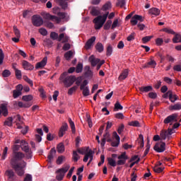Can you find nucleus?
<instances>
[{
  "mask_svg": "<svg viewBox=\"0 0 181 181\" xmlns=\"http://www.w3.org/2000/svg\"><path fill=\"white\" fill-rule=\"evenodd\" d=\"M23 78L25 81H26L31 87H33V81L28 77V76H23Z\"/></svg>",
  "mask_w": 181,
  "mask_h": 181,
  "instance_id": "79ce46f5",
  "label": "nucleus"
},
{
  "mask_svg": "<svg viewBox=\"0 0 181 181\" xmlns=\"http://www.w3.org/2000/svg\"><path fill=\"white\" fill-rule=\"evenodd\" d=\"M22 67L24 69V70H26L27 71H32L33 69H35V66L30 64V62L23 60L22 61Z\"/></svg>",
  "mask_w": 181,
  "mask_h": 181,
  "instance_id": "f8f14e48",
  "label": "nucleus"
},
{
  "mask_svg": "<svg viewBox=\"0 0 181 181\" xmlns=\"http://www.w3.org/2000/svg\"><path fill=\"white\" fill-rule=\"evenodd\" d=\"M54 156H56V148H53L50 150V152L47 156L49 162H52V160H53Z\"/></svg>",
  "mask_w": 181,
  "mask_h": 181,
  "instance_id": "b1692460",
  "label": "nucleus"
},
{
  "mask_svg": "<svg viewBox=\"0 0 181 181\" xmlns=\"http://www.w3.org/2000/svg\"><path fill=\"white\" fill-rule=\"evenodd\" d=\"M15 73L16 78L21 80L22 78V71L18 69H16Z\"/></svg>",
  "mask_w": 181,
  "mask_h": 181,
  "instance_id": "de8ad7c7",
  "label": "nucleus"
},
{
  "mask_svg": "<svg viewBox=\"0 0 181 181\" xmlns=\"http://www.w3.org/2000/svg\"><path fill=\"white\" fill-rule=\"evenodd\" d=\"M108 14L109 13L106 12L103 16H98L93 19V23L95 24V29L96 30H99V29H101L104 26V23L107 21V18H108Z\"/></svg>",
  "mask_w": 181,
  "mask_h": 181,
  "instance_id": "7ed1b4c3",
  "label": "nucleus"
},
{
  "mask_svg": "<svg viewBox=\"0 0 181 181\" xmlns=\"http://www.w3.org/2000/svg\"><path fill=\"white\" fill-rule=\"evenodd\" d=\"M117 158H118V160L117 162V164L119 166H121L127 163V160H128V156L127 155V153L123 152L120 156L117 157Z\"/></svg>",
  "mask_w": 181,
  "mask_h": 181,
  "instance_id": "6e6552de",
  "label": "nucleus"
},
{
  "mask_svg": "<svg viewBox=\"0 0 181 181\" xmlns=\"http://www.w3.org/2000/svg\"><path fill=\"white\" fill-rule=\"evenodd\" d=\"M153 88L151 86H141L139 88V90L141 93H149V91H152Z\"/></svg>",
  "mask_w": 181,
  "mask_h": 181,
  "instance_id": "a878e982",
  "label": "nucleus"
},
{
  "mask_svg": "<svg viewBox=\"0 0 181 181\" xmlns=\"http://www.w3.org/2000/svg\"><path fill=\"white\" fill-rule=\"evenodd\" d=\"M69 122L71 131L73 134H74L76 132V125L74 124V122L71 120V118H69Z\"/></svg>",
  "mask_w": 181,
  "mask_h": 181,
  "instance_id": "c9c22d12",
  "label": "nucleus"
},
{
  "mask_svg": "<svg viewBox=\"0 0 181 181\" xmlns=\"http://www.w3.org/2000/svg\"><path fill=\"white\" fill-rule=\"evenodd\" d=\"M70 169V165H66L64 168L57 170V173H59L56 178L57 180H63L64 175L67 173V171Z\"/></svg>",
  "mask_w": 181,
  "mask_h": 181,
  "instance_id": "423d86ee",
  "label": "nucleus"
},
{
  "mask_svg": "<svg viewBox=\"0 0 181 181\" xmlns=\"http://www.w3.org/2000/svg\"><path fill=\"white\" fill-rule=\"evenodd\" d=\"M165 150L166 144H165L164 142L157 143L154 146V151H156V152H158L159 153L165 152Z\"/></svg>",
  "mask_w": 181,
  "mask_h": 181,
  "instance_id": "1a4fd4ad",
  "label": "nucleus"
},
{
  "mask_svg": "<svg viewBox=\"0 0 181 181\" xmlns=\"http://www.w3.org/2000/svg\"><path fill=\"white\" fill-rule=\"evenodd\" d=\"M175 121H176V115H171L164 119V124H170V122H175Z\"/></svg>",
  "mask_w": 181,
  "mask_h": 181,
  "instance_id": "412c9836",
  "label": "nucleus"
},
{
  "mask_svg": "<svg viewBox=\"0 0 181 181\" xmlns=\"http://www.w3.org/2000/svg\"><path fill=\"white\" fill-rule=\"evenodd\" d=\"M151 67V69H155L156 67V62L155 60H151L145 66L144 68Z\"/></svg>",
  "mask_w": 181,
  "mask_h": 181,
  "instance_id": "c85d7f7f",
  "label": "nucleus"
},
{
  "mask_svg": "<svg viewBox=\"0 0 181 181\" xmlns=\"http://www.w3.org/2000/svg\"><path fill=\"white\" fill-rule=\"evenodd\" d=\"M12 122H13V117H8L4 122V125H7L8 127H12Z\"/></svg>",
  "mask_w": 181,
  "mask_h": 181,
  "instance_id": "58836bf2",
  "label": "nucleus"
},
{
  "mask_svg": "<svg viewBox=\"0 0 181 181\" xmlns=\"http://www.w3.org/2000/svg\"><path fill=\"white\" fill-rule=\"evenodd\" d=\"M46 64H47V57H44L41 62H37L35 66V69H42V67H45Z\"/></svg>",
  "mask_w": 181,
  "mask_h": 181,
  "instance_id": "dca6fc26",
  "label": "nucleus"
},
{
  "mask_svg": "<svg viewBox=\"0 0 181 181\" xmlns=\"http://www.w3.org/2000/svg\"><path fill=\"white\" fill-rule=\"evenodd\" d=\"M39 32L40 35H42V36H47V30H46L45 28H40Z\"/></svg>",
  "mask_w": 181,
  "mask_h": 181,
  "instance_id": "13d9d810",
  "label": "nucleus"
},
{
  "mask_svg": "<svg viewBox=\"0 0 181 181\" xmlns=\"http://www.w3.org/2000/svg\"><path fill=\"white\" fill-rule=\"evenodd\" d=\"M68 128L69 126L66 124V123L64 124L59 130V136H63V135H64V132H66V130Z\"/></svg>",
  "mask_w": 181,
  "mask_h": 181,
  "instance_id": "c756f323",
  "label": "nucleus"
},
{
  "mask_svg": "<svg viewBox=\"0 0 181 181\" xmlns=\"http://www.w3.org/2000/svg\"><path fill=\"white\" fill-rule=\"evenodd\" d=\"M95 49L99 53L104 52V45L101 42H98L95 45Z\"/></svg>",
  "mask_w": 181,
  "mask_h": 181,
  "instance_id": "2f4dec72",
  "label": "nucleus"
},
{
  "mask_svg": "<svg viewBox=\"0 0 181 181\" xmlns=\"http://www.w3.org/2000/svg\"><path fill=\"white\" fill-rule=\"evenodd\" d=\"M41 15L43 16L44 19L52 21V22H55V23H60L62 22V19H66V18H67V14H66V13H59V17L52 16L50 13L47 12H43L41 13Z\"/></svg>",
  "mask_w": 181,
  "mask_h": 181,
  "instance_id": "f03ea898",
  "label": "nucleus"
},
{
  "mask_svg": "<svg viewBox=\"0 0 181 181\" xmlns=\"http://www.w3.org/2000/svg\"><path fill=\"white\" fill-rule=\"evenodd\" d=\"M115 111H119L122 110H124V107L121 105V103H119V101H117L116 103L115 104Z\"/></svg>",
  "mask_w": 181,
  "mask_h": 181,
  "instance_id": "f704fd0d",
  "label": "nucleus"
},
{
  "mask_svg": "<svg viewBox=\"0 0 181 181\" xmlns=\"http://www.w3.org/2000/svg\"><path fill=\"white\" fill-rule=\"evenodd\" d=\"M76 90H77V86H74V87L69 88V90H68L69 95H72L73 93H74V91H76Z\"/></svg>",
  "mask_w": 181,
  "mask_h": 181,
  "instance_id": "338daca9",
  "label": "nucleus"
},
{
  "mask_svg": "<svg viewBox=\"0 0 181 181\" xmlns=\"http://www.w3.org/2000/svg\"><path fill=\"white\" fill-rule=\"evenodd\" d=\"M129 125L130 127H141V124L138 121H132L129 122Z\"/></svg>",
  "mask_w": 181,
  "mask_h": 181,
  "instance_id": "c03bdc74",
  "label": "nucleus"
},
{
  "mask_svg": "<svg viewBox=\"0 0 181 181\" xmlns=\"http://www.w3.org/2000/svg\"><path fill=\"white\" fill-rule=\"evenodd\" d=\"M89 159V161H88ZM93 159H94V151H90L88 153H86L83 158V162H88V165L93 162Z\"/></svg>",
  "mask_w": 181,
  "mask_h": 181,
  "instance_id": "4468645a",
  "label": "nucleus"
},
{
  "mask_svg": "<svg viewBox=\"0 0 181 181\" xmlns=\"http://www.w3.org/2000/svg\"><path fill=\"white\" fill-rule=\"evenodd\" d=\"M59 80H64V84L66 87H71L74 84V81H76V77L73 76H67V72H64L61 75Z\"/></svg>",
  "mask_w": 181,
  "mask_h": 181,
  "instance_id": "20e7f679",
  "label": "nucleus"
},
{
  "mask_svg": "<svg viewBox=\"0 0 181 181\" xmlns=\"http://www.w3.org/2000/svg\"><path fill=\"white\" fill-rule=\"evenodd\" d=\"M138 21H139L140 22H144V18L142 17V16L136 14L131 19L132 25L133 26L138 25Z\"/></svg>",
  "mask_w": 181,
  "mask_h": 181,
  "instance_id": "ddd939ff",
  "label": "nucleus"
},
{
  "mask_svg": "<svg viewBox=\"0 0 181 181\" xmlns=\"http://www.w3.org/2000/svg\"><path fill=\"white\" fill-rule=\"evenodd\" d=\"M180 110H181V104L180 103H177L169 107L170 111H180Z\"/></svg>",
  "mask_w": 181,
  "mask_h": 181,
  "instance_id": "5701e85b",
  "label": "nucleus"
},
{
  "mask_svg": "<svg viewBox=\"0 0 181 181\" xmlns=\"http://www.w3.org/2000/svg\"><path fill=\"white\" fill-rule=\"evenodd\" d=\"M117 26H119V21H118V19H115L112 24V29H115V28H117Z\"/></svg>",
  "mask_w": 181,
  "mask_h": 181,
  "instance_id": "0e129e2a",
  "label": "nucleus"
},
{
  "mask_svg": "<svg viewBox=\"0 0 181 181\" xmlns=\"http://www.w3.org/2000/svg\"><path fill=\"white\" fill-rule=\"evenodd\" d=\"M64 144H63V143H59L57 145V151L59 153H63V152H64Z\"/></svg>",
  "mask_w": 181,
  "mask_h": 181,
  "instance_id": "7c9ffc66",
  "label": "nucleus"
},
{
  "mask_svg": "<svg viewBox=\"0 0 181 181\" xmlns=\"http://www.w3.org/2000/svg\"><path fill=\"white\" fill-rule=\"evenodd\" d=\"M20 95H22V92L19 90H14L13 91V98H18Z\"/></svg>",
  "mask_w": 181,
  "mask_h": 181,
  "instance_id": "864d4df0",
  "label": "nucleus"
},
{
  "mask_svg": "<svg viewBox=\"0 0 181 181\" xmlns=\"http://www.w3.org/2000/svg\"><path fill=\"white\" fill-rule=\"evenodd\" d=\"M94 42H95V36L92 37L86 42V43L85 45V49H86V50L91 49V46H93V43H94Z\"/></svg>",
  "mask_w": 181,
  "mask_h": 181,
  "instance_id": "a211bd4d",
  "label": "nucleus"
},
{
  "mask_svg": "<svg viewBox=\"0 0 181 181\" xmlns=\"http://www.w3.org/2000/svg\"><path fill=\"white\" fill-rule=\"evenodd\" d=\"M160 139H162L163 141H165V139H166V138H169V135L168 134V132L166 131H162L160 132Z\"/></svg>",
  "mask_w": 181,
  "mask_h": 181,
  "instance_id": "473e14b6",
  "label": "nucleus"
},
{
  "mask_svg": "<svg viewBox=\"0 0 181 181\" xmlns=\"http://www.w3.org/2000/svg\"><path fill=\"white\" fill-rule=\"evenodd\" d=\"M73 159L74 162H77L80 159V156H78V153H77V151L73 152Z\"/></svg>",
  "mask_w": 181,
  "mask_h": 181,
  "instance_id": "052dcab7",
  "label": "nucleus"
},
{
  "mask_svg": "<svg viewBox=\"0 0 181 181\" xmlns=\"http://www.w3.org/2000/svg\"><path fill=\"white\" fill-rule=\"evenodd\" d=\"M148 13L153 16H159L160 15V10L156 8H151L148 10Z\"/></svg>",
  "mask_w": 181,
  "mask_h": 181,
  "instance_id": "aec40b11",
  "label": "nucleus"
},
{
  "mask_svg": "<svg viewBox=\"0 0 181 181\" xmlns=\"http://www.w3.org/2000/svg\"><path fill=\"white\" fill-rule=\"evenodd\" d=\"M62 43H67L70 40V37L65 35L64 33H61L59 35L58 42H62Z\"/></svg>",
  "mask_w": 181,
  "mask_h": 181,
  "instance_id": "6ab92c4d",
  "label": "nucleus"
},
{
  "mask_svg": "<svg viewBox=\"0 0 181 181\" xmlns=\"http://www.w3.org/2000/svg\"><path fill=\"white\" fill-rule=\"evenodd\" d=\"M64 159H66V157H64L63 156L58 157V158L57 160V164L62 165V163H63V160H64Z\"/></svg>",
  "mask_w": 181,
  "mask_h": 181,
  "instance_id": "e2e57ef3",
  "label": "nucleus"
},
{
  "mask_svg": "<svg viewBox=\"0 0 181 181\" xmlns=\"http://www.w3.org/2000/svg\"><path fill=\"white\" fill-rule=\"evenodd\" d=\"M82 90L84 97H88V95H90V89L88 87H86L84 89H82Z\"/></svg>",
  "mask_w": 181,
  "mask_h": 181,
  "instance_id": "603ef678",
  "label": "nucleus"
},
{
  "mask_svg": "<svg viewBox=\"0 0 181 181\" xmlns=\"http://www.w3.org/2000/svg\"><path fill=\"white\" fill-rule=\"evenodd\" d=\"M8 102H3L0 103V118L1 117H8L9 112L8 111Z\"/></svg>",
  "mask_w": 181,
  "mask_h": 181,
  "instance_id": "0eeeda50",
  "label": "nucleus"
},
{
  "mask_svg": "<svg viewBox=\"0 0 181 181\" xmlns=\"http://www.w3.org/2000/svg\"><path fill=\"white\" fill-rule=\"evenodd\" d=\"M13 31L16 37H21V31H19L16 26L13 27Z\"/></svg>",
  "mask_w": 181,
  "mask_h": 181,
  "instance_id": "680f3d73",
  "label": "nucleus"
},
{
  "mask_svg": "<svg viewBox=\"0 0 181 181\" xmlns=\"http://www.w3.org/2000/svg\"><path fill=\"white\" fill-rule=\"evenodd\" d=\"M90 13L93 16H98L101 12L100 11V9H98V7H93Z\"/></svg>",
  "mask_w": 181,
  "mask_h": 181,
  "instance_id": "cd10ccee",
  "label": "nucleus"
},
{
  "mask_svg": "<svg viewBox=\"0 0 181 181\" xmlns=\"http://www.w3.org/2000/svg\"><path fill=\"white\" fill-rule=\"evenodd\" d=\"M167 95H168L169 97V100L171 103H176V101H177V100H179V97L176 95L172 93V90H169L167 93Z\"/></svg>",
  "mask_w": 181,
  "mask_h": 181,
  "instance_id": "2eb2a0df",
  "label": "nucleus"
},
{
  "mask_svg": "<svg viewBox=\"0 0 181 181\" xmlns=\"http://www.w3.org/2000/svg\"><path fill=\"white\" fill-rule=\"evenodd\" d=\"M173 43H181V35L179 34H177L174 36L173 39Z\"/></svg>",
  "mask_w": 181,
  "mask_h": 181,
  "instance_id": "72a5a7b5",
  "label": "nucleus"
},
{
  "mask_svg": "<svg viewBox=\"0 0 181 181\" xmlns=\"http://www.w3.org/2000/svg\"><path fill=\"white\" fill-rule=\"evenodd\" d=\"M108 163L110 166H113V168H115L117 166V162H115V160L112 158H107Z\"/></svg>",
  "mask_w": 181,
  "mask_h": 181,
  "instance_id": "a19ab883",
  "label": "nucleus"
},
{
  "mask_svg": "<svg viewBox=\"0 0 181 181\" xmlns=\"http://www.w3.org/2000/svg\"><path fill=\"white\" fill-rule=\"evenodd\" d=\"M3 77H9L11 76V71L5 69L2 73Z\"/></svg>",
  "mask_w": 181,
  "mask_h": 181,
  "instance_id": "69168bd1",
  "label": "nucleus"
},
{
  "mask_svg": "<svg viewBox=\"0 0 181 181\" xmlns=\"http://www.w3.org/2000/svg\"><path fill=\"white\" fill-rule=\"evenodd\" d=\"M6 156H8V147H5L4 151H3V154L1 156V159L3 160H5L6 159Z\"/></svg>",
  "mask_w": 181,
  "mask_h": 181,
  "instance_id": "09e8293b",
  "label": "nucleus"
},
{
  "mask_svg": "<svg viewBox=\"0 0 181 181\" xmlns=\"http://www.w3.org/2000/svg\"><path fill=\"white\" fill-rule=\"evenodd\" d=\"M38 91L40 93V97L42 98H46V92H45V89H43V88H40Z\"/></svg>",
  "mask_w": 181,
  "mask_h": 181,
  "instance_id": "5fc2aeb1",
  "label": "nucleus"
},
{
  "mask_svg": "<svg viewBox=\"0 0 181 181\" xmlns=\"http://www.w3.org/2000/svg\"><path fill=\"white\" fill-rule=\"evenodd\" d=\"M6 176H8V179H13V176L15 175V173L12 170H7L6 172Z\"/></svg>",
  "mask_w": 181,
  "mask_h": 181,
  "instance_id": "3c124183",
  "label": "nucleus"
},
{
  "mask_svg": "<svg viewBox=\"0 0 181 181\" xmlns=\"http://www.w3.org/2000/svg\"><path fill=\"white\" fill-rule=\"evenodd\" d=\"M89 62L93 67H95V66H97L98 63H100V59H96L94 55H91L89 57Z\"/></svg>",
  "mask_w": 181,
  "mask_h": 181,
  "instance_id": "f3484780",
  "label": "nucleus"
},
{
  "mask_svg": "<svg viewBox=\"0 0 181 181\" xmlns=\"http://www.w3.org/2000/svg\"><path fill=\"white\" fill-rule=\"evenodd\" d=\"M81 71H83V64H78L76 66V72L81 73Z\"/></svg>",
  "mask_w": 181,
  "mask_h": 181,
  "instance_id": "bf43d9fd",
  "label": "nucleus"
},
{
  "mask_svg": "<svg viewBox=\"0 0 181 181\" xmlns=\"http://www.w3.org/2000/svg\"><path fill=\"white\" fill-rule=\"evenodd\" d=\"M64 57L66 60H70L71 57H73V52L72 51H68L67 52L65 53Z\"/></svg>",
  "mask_w": 181,
  "mask_h": 181,
  "instance_id": "37998d69",
  "label": "nucleus"
},
{
  "mask_svg": "<svg viewBox=\"0 0 181 181\" xmlns=\"http://www.w3.org/2000/svg\"><path fill=\"white\" fill-rule=\"evenodd\" d=\"M37 132L39 134H35V139L37 142H42V136H43V130L42 129H37Z\"/></svg>",
  "mask_w": 181,
  "mask_h": 181,
  "instance_id": "4be33fe9",
  "label": "nucleus"
},
{
  "mask_svg": "<svg viewBox=\"0 0 181 181\" xmlns=\"http://www.w3.org/2000/svg\"><path fill=\"white\" fill-rule=\"evenodd\" d=\"M129 71L128 69H124L122 74L119 75V80L120 81H122V80H125V78H127L128 77V74H129Z\"/></svg>",
  "mask_w": 181,
  "mask_h": 181,
  "instance_id": "393cba45",
  "label": "nucleus"
},
{
  "mask_svg": "<svg viewBox=\"0 0 181 181\" xmlns=\"http://www.w3.org/2000/svg\"><path fill=\"white\" fill-rule=\"evenodd\" d=\"M85 70H86V76H87V77H93V72L90 69V66H86Z\"/></svg>",
  "mask_w": 181,
  "mask_h": 181,
  "instance_id": "4c0bfd02",
  "label": "nucleus"
},
{
  "mask_svg": "<svg viewBox=\"0 0 181 181\" xmlns=\"http://www.w3.org/2000/svg\"><path fill=\"white\" fill-rule=\"evenodd\" d=\"M110 9H111V3L110 2H107L102 7V10L103 11H110Z\"/></svg>",
  "mask_w": 181,
  "mask_h": 181,
  "instance_id": "e433bc0d",
  "label": "nucleus"
},
{
  "mask_svg": "<svg viewBox=\"0 0 181 181\" xmlns=\"http://www.w3.org/2000/svg\"><path fill=\"white\" fill-rule=\"evenodd\" d=\"M23 101H32L33 100V96L31 95H24L23 96Z\"/></svg>",
  "mask_w": 181,
  "mask_h": 181,
  "instance_id": "8fccbe9b",
  "label": "nucleus"
},
{
  "mask_svg": "<svg viewBox=\"0 0 181 181\" xmlns=\"http://www.w3.org/2000/svg\"><path fill=\"white\" fill-rule=\"evenodd\" d=\"M19 149H21L20 145H13L10 164L18 176H23L25 175V170L23 169L26 168L27 163L25 160H22L25 158V155L22 152L18 151Z\"/></svg>",
  "mask_w": 181,
  "mask_h": 181,
  "instance_id": "f257e3e1",
  "label": "nucleus"
},
{
  "mask_svg": "<svg viewBox=\"0 0 181 181\" xmlns=\"http://www.w3.org/2000/svg\"><path fill=\"white\" fill-rule=\"evenodd\" d=\"M174 71H181V64H177L173 66Z\"/></svg>",
  "mask_w": 181,
  "mask_h": 181,
  "instance_id": "774afa93",
  "label": "nucleus"
},
{
  "mask_svg": "<svg viewBox=\"0 0 181 181\" xmlns=\"http://www.w3.org/2000/svg\"><path fill=\"white\" fill-rule=\"evenodd\" d=\"M32 22L34 26H42L43 25V18L40 16H33L32 17Z\"/></svg>",
  "mask_w": 181,
  "mask_h": 181,
  "instance_id": "9d476101",
  "label": "nucleus"
},
{
  "mask_svg": "<svg viewBox=\"0 0 181 181\" xmlns=\"http://www.w3.org/2000/svg\"><path fill=\"white\" fill-rule=\"evenodd\" d=\"M21 148L25 153L26 159H32V151L29 148V144L25 140L21 141Z\"/></svg>",
  "mask_w": 181,
  "mask_h": 181,
  "instance_id": "39448f33",
  "label": "nucleus"
},
{
  "mask_svg": "<svg viewBox=\"0 0 181 181\" xmlns=\"http://www.w3.org/2000/svg\"><path fill=\"white\" fill-rule=\"evenodd\" d=\"M90 151H93L90 149V147H84L81 149H78V153H81V155H85V156L86 153H89Z\"/></svg>",
  "mask_w": 181,
  "mask_h": 181,
  "instance_id": "bb28decb",
  "label": "nucleus"
},
{
  "mask_svg": "<svg viewBox=\"0 0 181 181\" xmlns=\"http://www.w3.org/2000/svg\"><path fill=\"white\" fill-rule=\"evenodd\" d=\"M161 32H165V33H169L170 35H175V31L168 28L162 29Z\"/></svg>",
  "mask_w": 181,
  "mask_h": 181,
  "instance_id": "49530a36",
  "label": "nucleus"
},
{
  "mask_svg": "<svg viewBox=\"0 0 181 181\" xmlns=\"http://www.w3.org/2000/svg\"><path fill=\"white\" fill-rule=\"evenodd\" d=\"M111 25H112V21L111 20L107 21L104 25L105 30H108V29L111 28Z\"/></svg>",
  "mask_w": 181,
  "mask_h": 181,
  "instance_id": "a18cd8bd",
  "label": "nucleus"
},
{
  "mask_svg": "<svg viewBox=\"0 0 181 181\" xmlns=\"http://www.w3.org/2000/svg\"><path fill=\"white\" fill-rule=\"evenodd\" d=\"M111 54H112V46H111V45H109L107 48L106 55L111 56Z\"/></svg>",
  "mask_w": 181,
  "mask_h": 181,
  "instance_id": "6e6d98bb",
  "label": "nucleus"
},
{
  "mask_svg": "<svg viewBox=\"0 0 181 181\" xmlns=\"http://www.w3.org/2000/svg\"><path fill=\"white\" fill-rule=\"evenodd\" d=\"M165 169V167H159L156 165L154 167L153 170L156 173H161V172H163V170Z\"/></svg>",
  "mask_w": 181,
  "mask_h": 181,
  "instance_id": "ea45409f",
  "label": "nucleus"
},
{
  "mask_svg": "<svg viewBox=\"0 0 181 181\" xmlns=\"http://www.w3.org/2000/svg\"><path fill=\"white\" fill-rule=\"evenodd\" d=\"M112 136H113V140L115 139V141H112L111 146H113L114 148H117L119 145L121 138H119V136L118 135L117 132H113Z\"/></svg>",
  "mask_w": 181,
  "mask_h": 181,
  "instance_id": "9b49d317",
  "label": "nucleus"
},
{
  "mask_svg": "<svg viewBox=\"0 0 181 181\" xmlns=\"http://www.w3.org/2000/svg\"><path fill=\"white\" fill-rule=\"evenodd\" d=\"M50 37L53 39V40H59V34L57 33L52 32L50 34Z\"/></svg>",
  "mask_w": 181,
  "mask_h": 181,
  "instance_id": "4d7b16f0",
  "label": "nucleus"
}]
</instances>
